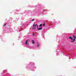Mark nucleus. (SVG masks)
<instances>
[{
  "mask_svg": "<svg viewBox=\"0 0 76 76\" xmlns=\"http://www.w3.org/2000/svg\"><path fill=\"white\" fill-rule=\"evenodd\" d=\"M72 37L75 38V39H76V36H75V35H73V36H72Z\"/></svg>",
  "mask_w": 76,
  "mask_h": 76,
  "instance_id": "f257e3e1",
  "label": "nucleus"
},
{
  "mask_svg": "<svg viewBox=\"0 0 76 76\" xmlns=\"http://www.w3.org/2000/svg\"><path fill=\"white\" fill-rule=\"evenodd\" d=\"M42 29V27L37 28V30H41Z\"/></svg>",
  "mask_w": 76,
  "mask_h": 76,
  "instance_id": "f03ea898",
  "label": "nucleus"
},
{
  "mask_svg": "<svg viewBox=\"0 0 76 76\" xmlns=\"http://www.w3.org/2000/svg\"><path fill=\"white\" fill-rule=\"evenodd\" d=\"M34 43H35V42H34V40H32V43L34 44Z\"/></svg>",
  "mask_w": 76,
  "mask_h": 76,
  "instance_id": "7ed1b4c3",
  "label": "nucleus"
},
{
  "mask_svg": "<svg viewBox=\"0 0 76 76\" xmlns=\"http://www.w3.org/2000/svg\"><path fill=\"white\" fill-rule=\"evenodd\" d=\"M75 39H74V41H71V42H75Z\"/></svg>",
  "mask_w": 76,
  "mask_h": 76,
  "instance_id": "20e7f679",
  "label": "nucleus"
},
{
  "mask_svg": "<svg viewBox=\"0 0 76 76\" xmlns=\"http://www.w3.org/2000/svg\"><path fill=\"white\" fill-rule=\"evenodd\" d=\"M28 40H27L26 42V45H27V44H28Z\"/></svg>",
  "mask_w": 76,
  "mask_h": 76,
  "instance_id": "39448f33",
  "label": "nucleus"
},
{
  "mask_svg": "<svg viewBox=\"0 0 76 76\" xmlns=\"http://www.w3.org/2000/svg\"><path fill=\"white\" fill-rule=\"evenodd\" d=\"M42 26V24H40L39 26V27H41V26Z\"/></svg>",
  "mask_w": 76,
  "mask_h": 76,
  "instance_id": "423d86ee",
  "label": "nucleus"
},
{
  "mask_svg": "<svg viewBox=\"0 0 76 76\" xmlns=\"http://www.w3.org/2000/svg\"><path fill=\"white\" fill-rule=\"evenodd\" d=\"M7 24L5 23L4 25V26H6V25Z\"/></svg>",
  "mask_w": 76,
  "mask_h": 76,
  "instance_id": "0eeeda50",
  "label": "nucleus"
},
{
  "mask_svg": "<svg viewBox=\"0 0 76 76\" xmlns=\"http://www.w3.org/2000/svg\"><path fill=\"white\" fill-rule=\"evenodd\" d=\"M71 38H72V37H69V39H71Z\"/></svg>",
  "mask_w": 76,
  "mask_h": 76,
  "instance_id": "6e6552de",
  "label": "nucleus"
},
{
  "mask_svg": "<svg viewBox=\"0 0 76 76\" xmlns=\"http://www.w3.org/2000/svg\"><path fill=\"white\" fill-rule=\"evenodd\" d=\"M37 26V24H36L35 25V27H36V26Z\"/></svg>",
  "mask_w": 76,
  "mask_h": 76,
  "instance_id": "1a4fd4ad",
  "label": "nucleus"
},
{
  "mask_svg": "<svg viewBox=\"0 0 76 76\" xmlns=\"http://www.w3.org/2000/svg\"><path fill=\"white\" fill-rule=\"evenodd\" d=\"M43 26H45V23L43 24Z\"/></svg>",
  "mask_w": 76,
  "mask_h": 76,
  "instance_id": "9d476101",
  "label": "nucleus"
},
{
  "mask_svg": "<svg viewBox=\"0 0 76 76\" xmlns=\"http://www.w3.org/2000/svg\"><path fill=\"white\" fill-rule=\"evenodd\" d=\"M35 24H34L33 25V27H35Z\"/></svg>",
  "mask_w": 76,
  "mask_h": 76,
  "instance_id": "9b49d317",
  "label": "nucleus"
},
{
  "mask_svg": "<svg viewBox=\"0 0 76 76\" xmlns=\"http://www.w3.org/2000/svg\"><path fill=\"white\" fill-rule=\"evenodd\" d=\"M71 39H72V40L73 39V38H71Z\"/></svg>",
  "mask_w": 76,
  "mask_h": 76,
  "instance_id": "f8f14e48",
  "label": "nucleus"
},
{
  "mask_svg": "<svg viewBox=\"0 0 76 76\" xmlns=\"http://www.w3.org/2000/svg\"><path fill=\"white\" fill-rule=\"evenodd\" d=\"M37 47H39V45H37Z\"/></svg>",
  "mask_w": 76,
  "mask_h": 76,
  "instance_id": "ddd939ff",
  "label": "nucleus"
},
{
  "mask_svg": "<svg viewBox=\"0 0 76 76\" xmlns=\"http://www.w3.org/2000/svg\"><path fill=\"white\" fill-rule=\"evenodd\" d=\"M37 28H38V25L37 26Z\"/></svg>",
  "mask_w": 76,
  "mask_h": 76,
  "instance_id": "4468645a",
  "label": "nucleus"
},
{
  "mask_svg": "<svg viewBox=\"0 0 76 76\" xmlns=\"http://www.w3.org/2000/svg\"><path fill=\"white\" fill-rule=\"evenodd\" d=\"M34 19H33V20H32V21H34Z\"/></svg>",
  "mask_w": 76,
  "mask_h": 76,
  "instance_id": "2eb2a0df",
  "label": "nucleus"
},
{
  "mask_svg": "<svg viewBox=\"0 0 76 76\" xmlns=\"http://www.w3.org/2000/svg\"><path fill=\"white\" fill-rule=\"evenodd\" d=\"M33 36H34V35H35V34H33Z\"/></svg>",
  "mask_w": 76,
  "mask_h": 76,
  "instance_id": "dca6fc26",
  "label": "nucleus"
}]
</instances>
